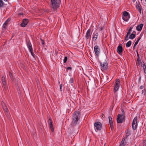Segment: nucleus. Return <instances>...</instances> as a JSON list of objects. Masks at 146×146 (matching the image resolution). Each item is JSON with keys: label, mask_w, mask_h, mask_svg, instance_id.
<instances>
[{"label": "nucleus", "mask_w": 146, "mask_h": 146, "mask_svg": "<svg viewBox=\"0 0 146 146\" xmlns=\"http://www.w3.org/2000/svg\"><path fill=\"white\" fill-rule=\"evenodd\" d=\"M80 114L79 112L75 111L73 114L72 117V122L76 125H78L80 123Z\"/></svg>", "instance_id": "obj_1"}, {"label": "nucleus", "mask_w": 146, "mask_h": 146, "mask_svg": "<svg viewBox=\"0 0 146 146\" xmlns=\"http://www.w3.org/2000/svg\"><path fill=\"white\" fill-rule=\"evenodd\" d=\"M60 3V0H50L51 7L53 10L56 9L58 8Z\"/></svg>", "instance_id": "obj_2"}, {"label": "nucleus", "mask_w": 146, "mask_h": 146, "mask_svg": "<svg viewBox=\"0 0 146 146\" xmlns=\"http://www.w3.org/2000/svg\"><path fill=\"white\" fill-rule=\"evenodd\" d=\"M119 82L117 79L115 82V84L114 86L113 92L114 94L116 96H117V93L116 92L118 90L119 87Z\"/></svg>", "instance_id": "obj_3"}, {"label": "nucleus", "mask_w": 146, "mask_h": 146, "mask_svg": "<svg viewBox=\"0 0 146 146\" xmlns=\"http://www.w3.org/2000/svg\"><path fill=\"white\" fill-rule=\"evenodd\" d=\"M130 18V16L129 13L126 11H125L123 13L122 15L123 19L125 21H127Z\"/></svg>", "instance_id": "obj_4"}, {"label": "nucleus", "mask_w": 146, "mask_h": 146, "mask_svg": "<svg viewBox=\"0 0 146 146\" xmlns=\"http://www.w3.org/2000/svg\"><path fill=\"white\" fill-rule=\"evenodd\" d=\"M94 51L96 57H98L100 52V49L97 45H96L94 47Z\"/></svg>", "instance_id": "obj_5"}, {"label": "nucleus", "mask_w": 146, "mask_h": 146, "mask_svg": "<svg viewBox=\"0 0 146 146\" xmlns=\"http://www.w3.org/2000/svg\"><path fill=\"white\" fill-rule=\"evenodd\" d=\"M117 120L118 123H121L123 122L124 120L123 117L121 115L119 114L117 116Z\"/></svg>", "instance_id": "obj_6"}, {"label": "nucleus", "mask_w": 146, "mask_h": 146, "mask_svg": "<svg viewBox=\"0 0 146 146\" xmlns=\"http://www.w3.org/2000/svg\"><path fill=\"white\" fill-rule=\"evenodd\" d=\"M137 117H135L133 119L132 123V128H137Z\"/></svg>", "instance_id": "obj_7"}, {"label": "nucleus", "mask_w": 146, "mask_h": 146, "mask_svg": "<svg viewBox=\"0 0 146 146\" xmlns=\"http://www.w3.org/2000/svg\"><path fill=\"white\" fill-rule=\"evenodd\" d=\"M29 21L27 19L23 20L22 23L21 24V26L22 27H25L28 23Z\"/></svg>", "instance_id": "obj_8"}, {"label": "nucleus", "mask_w": 146, "mask_h": 146, "mask_svg": "<svg viewBox=\"0 0 146 146\" xmlns=\"http://www.w3.org/2000/svg\"><path fill=\"white\" fill-rule=\"evenodd\" d=\"M26 44L29 51H32L33 50V49L31 44L30 41L29 40L27 41Z\"/></svg>", "instance_id": "obj_9"}, {"label": "nucleus", "mask_w": 146, "mask_h": 146, "mask_svg": "<svg viewBox=\"0 0 146 146\" xmlns=\"http://www.w3.org/2000/svg\"><path fill=\"white\" fill-rule=\"evenodd\" d=\"M100 64L101 67L103 69L106 68L108 65V64L106 61L104 62H100Z\"/></svg>", "instance_id": "obj_10"}, {"label": "nucleus", "mask_w": 146, "mask_h": 146, "mask_svg": "<svg viewBox=\"0 0 146 146\" xmlns=\"http://www.w3.org/2000/svg\"><path fill=\"white\" fill-rule=\"evenodd\" d=\"M117 51L118 53L121 54H122L123 51V48L121 45H119L117 47Z\"/></svg>", "instance_id": "obj_11"}, {"label": "nucleus", "mask_w": 146, "mask_h": 146, "mask_svg": "<svg viewBox=\"0 0 146 146\" xmlns=\"http://www.w3.org/2000/svg\"><path fill=\"white\" fill-rule=\"evenodd\" d=\"M91 30L89 29L87 31L85 35V38L87 39H88L89 38H90L91 33H90Z\"/></svg>", "instance_id": "obj_12"}, {"label": "nucleus", "mask_w": 146, "mask_h": 146, "mask_svg": "<svg viewBox=\"0 0 146 146\" xmlns=\"http://www.w3.org/2000/svg\"><path fill=\"white\" fill-rule=\"evenodd\" d=\"M94 126L96 128H102V123L99 121L95 122L94 123Z\"/></svg>", "instance_id": "obj_13"}, {"label": "nucleus", "mask_w": 146, "mask_h": 146, "mask_svg": "<svg viewBox=\"0 0 146 146\" xmlns=\"http://www.w3.org/2000/svg\"><path fill=\"white\" fill-rule=\"evenodd\" d=\"M98 34L97 32H94L93 34L92 39L93 40L96 41L98 38Z\"/></svg>", "instance_id": "obj_14"}, {"label": "nucleus", "mask_w": 146, "mask_h": 146, "mask_svg": "<svg viewBox=\"0 0 146 146\" xmlns=\"http://www.w3.org/2000/svg\"><path fill=\"white\" fill-rule=\"evenodd\" d=\"M143 24H141L138 25L136 27V29L138 31H141L143 28Z\"/></svg>", "instance_id": "obj_15"}, {"label": "nucleus", "mask_w": 146, "mask_h": 146, "mask_svg": "<svg viewBox=\"0 0 146 146\" xmlns=\"http://www.w3.org/2000/svg\"><path fill=\"white\" fill-rule=\"evenodd\" d=\"M141 65L143 67V71L145 73V74H146V66L145 65L144 63L143 62H141Z\"/></svg>", "instance_id": "obj_16"}, {"label": "nucleus", "mask_w": 146, "mask_h": 146, "mask_svg": "<svg viewBox=\"0 0 146 146\" xmlns=\"http://www.w3.org/2000/svg\"><path fill=\"white\" fill-rule=\"evenodd\" d=\"M125 139V138L124 137L123 139L121 142L119 146H124L125 145V143H124V141Z\"/></svg>", "instance_id": "obj_17"}, {"label": "nucleus", "mask_w": 146, "mask_h": 146, "mask_svg": "<svg viewBox=\"0 0 146 146\" xmlns=\"http://www.w3.org/2000/svg\"><path fill=\"white\" fill-rule=\"evenodd\" d=\"M131 132L128 129L127 131H125L126 136L127 137L129 135L131 134Z\"/></svg>", "instance_id": "obj_18"}, {"label": "nucleus", "mask_w": 146, "mask_h": 146, "mask_svg": "<svg viewBox=\"0 0 146 146\" xmlns=\"http://www.w3.org/2000/svg\"><path fill=\"white\" fill-rule=\"evenodd\" d=\"M129 38L130 39H132L135 38V35L133 33H131L130 35H129Z\"/></svg>", "instance_id": "obj_19"}, {"label": "nucleus", "mask_w": 146, "mask_h": 146, "mask_svg": "<svg viewBox=\"0 0 146 146\" xmlns=\"http://www.w3.org/2000/svg\"><path fill=\"white\" fill-rule=\"evenodd\" d=\"M109 118L110 125L111 127V126H112L113 125V121L112 120V118L111 117H109Z\"/></svg>", "instance_id": "obj_20"}, {"label": "nucleus", "mask_w": 146, "mask_h": 146, "mask_svg": "<svg viewBox=\"0 0 146 146\" xmlns=\"http://www.w3.org/2000/svg\"><path fill=\"white\" fill-rule=\"evenodd\" d=\"M3 109L5 113H8V109L6 106H3Z\"/></svg>", "instance_id": "obj_21"}, {"label": "nucleus", "mask_w": 146, "mask_h": 146, "mask_svg": "<svg viewBox=\"0 0 146 146\" xmlns=\"http://www.w3.org/2000/svg\"><path fill=\"white\" fill-rule=\"evenodd\" d=\"M131 44V41H128L126 44V47H130Z\"/></svg>", "instance_id": "obj_22"}, {"label": "nucleus", "mask_w": 146, "mask_h": 146, "mask_svg": "<svg viewBox=\"0 0 146 146\" xmlns=\"http://www.w3.org/2000/svg\"><path fill=\"white\" fill-rule=\"evenodd\" d=\"M136 8L138 10L142 9L139 3L137 4V5L136 6Z\"/></svg>", "instance_id": "obj_23"}, {"label": "nucleus", "mask_w": 146, "mask_h": 146, "mask_svg": "<svg viewBox=\"0 0 146 146\" xmlns=\"http://www.w3.org/2000/svg\"><path fill=\"white\" fill-rule=\"evenodd\" d=\"M48 124L50 125V128H52V120L50 118L49 120L48 121Z\"/></svg>", "instance_id": "obj_24"}, {"label": "nucleus", "mask_w": 146, "mask_h": 146, "mask_svg": "<svg viewBox=\"0 0 146 146\" xmlns=\"http://www.w3.org/2000/svg\"><path fill=\"white\" fill-rule=\"evenodd\" d=\"M133 28V27H131L129 28V29L128 30V31L127 34H128L129 35H130V33H131V31L132 29Z\"/></svg>", "instance_id": "obj_25"}, {"label": "nucleus", "mask_w": 146, "mask_h": 146, "mask_svg": "<svg viewBox=\"0 0 146 146\" xmlns=\"http://www.w3.org/2000/svg\"><path fill=\"white\" fill-rule=\"evenodd\" d=\"M145 85L144 83L140 87L139 89H140L142 90L143 89H145Z\"/></svg>", "instance_id": "obj_26"}, {"label": "nucleus", "mask_w": 146, "mask_h": 146, "mask_svg": "<svg viewBox=\"0 0 146 146\" xmlns=\"http://www.w3.org/2000/svg\"><path fill=\"white\" fill-rule=\"evenodd\" d=\"M2 82L4 88L6 89L7 87V84L5 82V81H3V82Z\"/></svg>", "instance_id": "obj_27"}, {"label": "nucleus", "mask_w": 146, "mask_h": 146, "mask_svg": "<svg viewBox=\"0 0 146 146\" xmlns=\"http://www.w3.org/2000/svg\"><path fill=\"white\" fill-rule=\"evenodd\" d=\"M146 92V90L145 88L144 89H143L142 90L141 94L143 95V96L145 95V94Z\"/></svg>", "instance_id": "obj_28"}, {"label": "nucleus", "mask_w": 146, "mask_h": 146, "mask_svg": "<svg viewBox=\"0 0 146 146\" xmlns=\"http://www.w3.org/2000/svg\"><path fill=\"white\" fill-rule=\"evenodd\" d=\"M141 36H139V37L137 39V41L135 42V44L136 45H137V44L138 43V42H139V41L141 39Z\"/></svg>", "instance_id": "obj_29"}, {"label": "nucleus", "mask_w": 146, "mask_h": 146, "mask_svg": "<svg viewBox=\"0 0 146 146\" xmlns=\"http://www.w3.org/2000/svg\"><path fill=\"white\" fill-rule=\"evenodd\" d=\"M7 25L4 23L3 25V28H4L5 29H6L7 28Z\"/></svg>", "instance_id": "obj_30"}, {"label": "nucleus", "mask_w": 146, "mask_h": 146, "mask_svg": "<svg viewBox=\"0 0 146 146\" xmlns=\"http://www.w3.org/2000/svg\"><path fill=\"white\" fill-rule=\"evenodd\" d=\"M9 76L11 78V79L13 80V76L11 73L10 72L9 73Z\"/></svg>", "instance_id": "obj_31"}, {"label": "nucleus", "mask_w": 146, "mask_h": 146, "mask_svg": "<svg viewBox=\"0 0 146 146\" xmlns=\"http://www.w3.org/2000/svg\"><path fill=\"white\" fill-rule=\"evenodd\" d=\"M143 146H146V140H143Z\"/></svg>", "instance_id": "obj_32"}, {"label": "nucleus", "mask_w": 146, "mask_h": 146, "mask_svg": "<svg viewBox=\"0 0 146 146\" xmlns=\"http://www.w3.org/2000/svg\"><path fill=\"white\" fill-rule=\"evenodd\" d=\"M129 35L127 34L125 38V40H128L129 39H128V36Z\"/></svg>", "instance_id": "obj_33"}, {"label": "nucleus", "mask_w": 146, "mask_h": 146, "mask_svg": "<svg viewBox=\"0 0 146 146\" xmlns=\"http://www.w3.org/2000/svg\"><path fill=\"white\" fill-rule=\"evenodd\" d=\"M67 60V58L66 56H65L64 57V63H65Z\"/></svg>", "instance_id": "obj_34"}, {"label": "nucleus", "mask_w": 146, "mask_h": 146, "mask_svg": "<svg viewBox=\"0 0 146 146\" xmlns=\"http://www.w3.org/2000/svg\"><path fill=\"white\" fill-rule=\"evenodd\" d=\"M137 61L139 63H140L141 62V59H140V57L137 58Z\"/></svg>", "instance_id": "obj_35"}, {"label": "nucleus", "mask_w": 146, "mask_h": 146, "mask_svg": "<svg viewBox=\"0 0 146 146\" xmlns=\"http://www.w3.org/2000/svg\"><path fill=\"white\" fill-rule=\"evenodd\" d=\"M31 53V55H32V56L33 57H34V53L33 52V50H32V51H30Z\"/></svg>", "instance_id": "obj_36"}, {"label": "nucleus", "mask_w": 146, "mask_h": 146, "mask_svg": "<svg viewBox=\"0 0 146 146\" xmlns=\"http://www.w3.org/2000/svg\"><path fill=\"white\" fill-rule=\"evenodd\" d=\"M69 82L71 83H73V80L72 78H70V79L69 81Z\"/></svg>", "instance_id": "obj_37"}, {"label": "nucleus", "mask_w": 146, "mask_h": 146, "mask_svg": "<svg viewBox=\"0 0 146 146\" xmlns=\"http://www.w3.org/2000/svg\"><path fill=\"white\" fill-rule=\"evenodd\" d=\"M94 129L96 132L98 131H100L101 129V128H94Z\"/></svg>", "instance_id": "obj_38"}, {"label": "nucleus", "mask_w": 146, "mask_h": 146, "mask_svg": "<svg viewBox=\"0 0 146 146\" xmlns=\"http://www.w3.org/2000/svg\"><path fill=\"white\" fill-rule=\"evenodd\" d=\"M72 69V68L70 67H68L67 68V69L68 70H70Z\"/></svg>", "instance_id": "obj_39"}, {"label": "nucleus", "mask_w": 146, "mask_h": 146, "mask_svg": "<svg viewBox=\"0 0 146 146\" xmlns=\"http://www.w3.org/2000/svg\"><path fill=\"white\" fill-rule=\"evenodd\" d=\"M60 91H62V90H61V89H62V84H61L60 85Z\"/></svg>", "instance_id": "obj_40"}, {"label": "nucleus", "mask_w": 146, "mask_h": 146, "mask_svg": "<svg viewBox=\"0 0 146 146\" xmlns=\"http://www.w3.org/2000/svg\"><path fill=\"white\" fill-rule=\"evenodd\" d=\"M141 10L142 9L138 10L139 12L141 13Z\"/></svg>", "instance_id": "obj_41"}, {"label": "nucleus", "mask_w": 146, "mask_h": 146, "mask_svg": "<svg viewBox=\"0 0 146 146\" xmlns=\"http://www.w3.org/2000/svg\"><path fill=\"white\" fill-rule=\"evenodd\" d=\"M2 82H3V81H5V78H4V77H2Z\"/></svg>", "instance_id": "obj_42"}, {"label": "nucleus", "mask_w": 146, "mask_h": 146, "mask_svg": "<svg viewBox=\"0 0 146 146\" xmlns=\"http://www.w3.org/2000/svg\"><path fill=\"white\" fill-rule=\"evenodd\" d=\"M50 130L52 132H53L54 131V128H50Z\"/></svg>", "instance_id": "obj_43"}, {"label": "nucleus", "mask_w": 146, "mask_h": 146, "mask_svg": "<svg viewBox=\"0 0 146 146\" xmlns=\"http://www.w3.org/2000/svg\"><path fill=\"white\" fill-rule=\"evenodd\" d=\"M137 58L139 57L138 53V52L137 51Z\"/></svg>", "instance_id": "obj_44"}, {"label": "nucleus", "mask_w": 146, "mask_h": 146, "mask_svg": "<svg viewBox=\"0 0 146 146\" xmlns=\"http://www.w3.org/2000/svg\"><path fill=\"white\" fill-rule=\"evenodd\" d=\"M10 20H11L9 18L7 20H6V21H7V22H9L10 21Z\"/></svg>", "instance_id": "obj_45"}, {"label": "nucleus", "mask_w": 146, "mask_h": 146, "mask_svg": "<svg viewBox=\"0 0 146 146\" xmlns=\"http://www.w3.org/2000/svg\"><path fill=\"white\" fill-rule=\"evenodd\" d=\"M8 22H7V21H6L4 23H5L7 25H8Z\"/></svg>", "instance_id": "obj_46"}, {"label": "nucleus", "mask_w": 146, "mask_h": 146, "mask_svg": "<svg viewBox=\"0 0 146 146\" xmlns=\"http://www.w3.org/2000/svg\"><path fill=\"white\" fill-rule=\"evenodd\" d=\"M103 29V27H101L100 28V30H102Z\"/></svg>", "instance_id": "obj_47"}, {"label": "nucleus", "mask_w": 146, "mask_h": 146, "mask_svg": "<svg viewBox=\"0 0 146 146\" xmlns=\"http://www.w3.org/2000/svg\"><path fill=\"white\" fill-rule=\"evenodd\" d=\"M135 46H134V45H133V49H134V48H135Z\"/></svg>", "instance_id": "obj_48"}, {"label": "nucleus", "mask_w": 146, "mask_h": 146, "mask_svg": "<svg viewBox=\"0 0 146 146\" xmlns=\"http://www.w3.org/2000/svg\"><path fill=\"white\" fill-rule=\"evenodd\" d=\"M42 44H44V42H42Z\"/></svg>", "instance_id": "obj_49"}, {"label": "nucleus", "mask_w": 146, "mask_h": 146, "mask_svg": "<svg viewBox=\"0 0 146 146\" xmlns=\"http://www.w3.org/2000/svg\"><path fill=\"white\" fill-rule=\"evenodd\" d=\"M136 45H137L136 44H134V46H136Z\"/></svg>", "instance_id": "obj_50"}, {"label": "nucleus", "mask_w": 146, "mask_h": 146, "mask_svg": "<svg viewBox=\"0 0 146 146\" xmlns=\"http://www.w3.org/2000/svg\"><path fill=\"white\" fill-rule=\"evenodd\" d=\"M133 130H135L136 129V128H133Z\"/></svg>", "instance_id": "obj_51"}, {"label": "nucleus", "mask_w": 146, "mask_h": 146, "mask_svg": "<svg viewBox=\"0 0 146 146\" xmlns=\"http://www.w3.org/2000/svg\"><path fill=\"white\" fill-rule=\"evenodd\" d=\"M145 1L146 2V0H145Z\"/></svg>", "instance_id": "obj_52"}, {"label": "nucleus", "mask_w": 146, "mask_h": 146, "mask_svg": "<svg viewBox=\"0 0 146 146\" xmlns=\"http://www.w3.org/2000/svg\"><path fill=\"white\" fill-rule=\"evenodd\" d=\"M141 1H142V0H140Z\"/></svg>", "instance_id": "obj_53"}]
</instances>
